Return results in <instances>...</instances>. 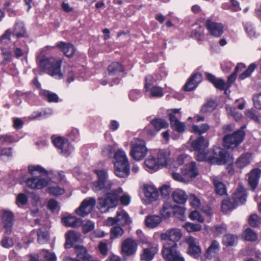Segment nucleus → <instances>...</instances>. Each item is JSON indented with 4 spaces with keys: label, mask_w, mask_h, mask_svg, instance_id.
<instances>
[{
    "label": "nucleus",
    "mask_w": 261,
    "mask_h": 261,
    "mask_svg": "<svg viewBox=\"0 0 261 261\" xmlns=\"http://www.w3.org/2000/svg\"><path fill=\"white\" fill-rule=\"evenodd\" d=\"M213 156L208 155L207 150L196 151V159L198 161H207L211 164L223 165L226 163H231L233 158L224 149L217 147L214 150Z\"/></svg>",
    "instance_id": "f257e3e1"
},
{
    "label": "nucleus",
    "mask_w": 261,
    "mask_h": 261,
    "mask_svg": "<svg viewBox=\"0 0 261 261\" xmlns=\"http://www.w3.org/2000/svg\"><path fill=\"white\" fill-rule=\"evenodd\" d=\"M28 171L32 177L28 178L26 181V185L32 189L40 190L47 186L49 183L47 178L42 177L47 175V171L40 165H30Z\"/></svg>",
    "instance_id": "f03ea898"
},
{
    "label": "nucleus",
    "mask_w": 261,
    "mask_h": 261,
    "mask_svg": "<svg viewBox=\"0 0 261 261\" xmlns=\"http://www.w3.org/2000/svg\"><path fill=\"white\" fill-rule=\"evenodd\" d=\"M123 193L121 188L112 191L98 199V208L101 213H106L111 208L116 206L119 194Z\"/></svg>",
    "instance_id": "7ed1b4c3"
},
{
    "label": "nucleus",
    "mask_w": 261,
    "mask_h": 261,
    "mask_svg": "<svg viewBox=\"0 0 261 261\" xmlns=\"http://www.w3.org/2000/svg\"><path fill=\"white\" fill-rule=\"evenodd\" d=\"M62 61L54 58H44L39 63L40 68L52 76L61 79L63 75L61 72Z\"/></svg>",
    "instance_id": "20e7f679"
},
{
    "label": "nucleus",
    "mask_w": 261,
    "mask_h": 261,
    "mask_svg": "<svg viewBox=\"0 0 261 261\" xmlns=\"http://www.w3.org/2000/svg\"><path fill=\"white\" fill-rule=\"evenodd\" d=\"M246 201V192L245 189L240 187L237 189L233 196V200L225 199L222 201V210L224 212L236 208V206L243 204Z\"/></svg>",
    "instance_id": "39448f33"
},
{
    "label": "nucleus",
    "mask_w": 261,
    "mask_h": 261,
    "mask_svg": "<svg viewBox=\"0 0 261 261\" xmlns=\"http://www.w3.org/2000/svg\"><path fill=\"white\" fill-rule=\"evenodd\" d=\"M244 136L245 132L242 128L226 134L223 138V145L227 149L234 150L243 142Z\"/></svg>",
    "instance_id": "423d86ee"
},
{
    "label": "nucleus",
    "mask_w": 261,
    "mask_h": 261,
    "mask_svg": "<svg viewBox=\"0 0 261 261\" xmlns=\"http://www.w3.org/2000/svg\"><path fill=\"white\" fill-rule=\"evenodd\" d=\"M130 156L136 161L142 160L146 155L147 148L143 140L134 139L131 142Z\"/></svg>",
    "instance_id": "0eeeda50"
},
{
    "label": "nucleus",
    "mask_w": 261,
    "mask_h": 261,
    "mask_svg": "<svg viewBox=\"0 0 261 261\" xmlns=\"http://www.w3.org/2000/svg\"><path fill=\"white\" fill-rule=\"evenodd\" d=\"M98 180L93 182L92 189L94 191H98L101 190H109L112 187V182L108 179V173L106 170H95Z\"/></svg>",
    "instance_id": "6e6552de"
},
{
    "label": "nucleus",
    "mask_w": 261,
    "mask_h": 261,
    "mask_svg": "<svg viewBox=\"0 0 261 261\" xmlns=\"http://www.w3.org/2000/svg\"><path fill=\"white\" fill-rule=\"evenodd\" d=\"M162 253L165 259L168 261H184V258L177 250V245L165 244L164 246Z\"/></svg>",
    "instance_id": "1a4fd4ad"
},
{
    "label": "nucleus",
    "mask_w": 261,
    "mask_h": 261,
    "mask_svg": "<svg viewBox=\"0 0 261 261\" xmlns=\"http://www.w3.org/2000/svg\"><path fill=\"white\" fill-rule=\"evenodd\" d=\"M185 242L188 245V254L195 258H198L201 254L198 240L192 236H189L185 238Z\"/></svg>",
    "instance_id": "9d476101"
},
{
    "label": "nucleus",
    "mask_w": 261,
    "mask_h": 261,
    "mask_svg": "<svg viewBox=\"0 0 261 261\" xmlns=\"http://www.w3.org/2000/svg\"><path fill=\"white\" fill-rule=\"evenodd\" d=\"M53 142L55 146L60 150V153L65 156H69L73 149L70 143L61 137L54 138Z\"/></svg>",
    "instance_id": "9b49d317"
},
{
    "label": "nucleus",
    "mask_w": 261,
    "mask_h": 261,
    "mask_svg": "<svg viewBox=\"0 0 261 261\" xmlns=\"http://www.w3.org/2000/svg\"><path fill=\"white\" fill-rule=\"evenodd\" d=\"M138 248V244L135 240L128 238L124 240L121 244V252L123 255L127 256L134 255Z\"/></svg>",
    "instance_id": "f8f14e48"
},
{
    "label": "nucleus",
    "mask_w": 261,
    "mask_h": 261,
    "mask_svg": "<svg viewBox=\"0 0 261 261\" xmlns=\"http://www.w3.org/2000/svg\"><path fill=\"white\" fill-rule=\"evenodd\" d=\"M95 204L96 200L94 198L85 199L75 210V212L79 216L84 217L91 213Z\"/></svg>",
    "instance_id": "ddd939ff"
},
{
    "label": "nucleus",
    "mask_w": 261,
    "mask_h": 261,
    "mask_svg": "<svg viewBox=\"0 0 261 261\" xmlns=\"http://www.w3.org/2000/svg\"><path fill=\"white\" fill-rule=\"evenodd\" d=\"M158 251V248L156 244L151 243L145 244L143 248L142 253L141 254V260L145 261L151 260Z\"/></svg>",
    "instance_id": "4468645a"
},
{
    "label": "nucleus",
    "mask_w": 261,
    "mask_h": 261,
    "mask_svg": "<svg viewBox=\"0 0 261 261\" xmlns=\"http://www.w3.org/2000/svg\"><path fill=\"white\" fill-rule=\"evenodd\" d=\"M182 233L178 228H170L165 232L161 234V239L163 240H169L173 243H176L181 238Z\"/></svg>",
    "instance_id": "2eb2a0df"
},
{
    "label": "nucleus",
    "mask_w": 261,
    "mask_h": 261,
    "mask_svg": "<svg viewBox=\"0 0 261 261\" xmlns=\"http://www.w3.org/2000/svg\"><path fill=\"white\" fill-rule=\"evenodd\" d=\"M206 27L210 33L215 37H220L223 33V25L221 23H218L207 20Z\"/></svg>",
    "instance_id": "dca6fc26"
},
{
    "label": "nucleus",
    "mask_w": 261,
    "mask_h": 261,
    "mask_svg": "<svg viewBox=\"0 0 261 261\" xmlns=\"http://www.w3.org/2000/svg\"><path fill=\"white\" fill-rule=\"evenodd\" d=\"M2 220L5 232L10 233L12 232L13 225L14 216L11 212L4 211L3 212Z\"/></svg>",
    "instance_id": "f3484780"
},
{
    "label": "nucleus",
    "mask_w": 261,
    "mask_h": 261,
    "mask_svg": "<svg viewBox=\"0 0 261 261\" xmlns=\"http://www.w3.org/2000/svg\"><path fill=\"white\" fill-rule=\"evenodd\" d=\"M65 247L70 248L74 243L81 241V234L74 230H70L65 234Z\"/></svg>",
    "instance_id": "a211bd4d"
},
{
    "label": "nucleus",
    "mask_w": 261,
    "mask_h": 261,
    "mask_svg": "<svg viewBox=\"0 0 261 261\" xmlns=\"http://www.w3.org/2000/svg\"><path fill=\"white\" fill-rule=\"evenodd\" d=\"M129 171L130 167L129 164L115 163V164H114V172L117 177L126 178L128 176Z\"/></svg>",
    "instance_id": "6ab92c4d"
},
{
    "label": "nucleus",
    "mask_w": 261,
    "mask_h": 261,
    "mask_svg": "<svg viewBox=\"0 0 261 261\" xmlns=\"http://www.w3.org/2000/svg\"><path fill=\"white\" fill-rule=\"evenodd\" d=\"M144 195L148 202L154 201L157 200L159 194L156 189L153 186L145 185L143 188Z\"/></svg>",
    "instance_id": "aec40b11"
},
{
    "label": "nucleus",
    "mask_w": 261,
    "mask_h": 261,
    "mask_svg": "<svg viewBox=\"0 0 261 261\" xmlns=\"http://www.w3.org/2000/svg\"><path fill=\"white\" fill-rule=\"evenodd\" d=\"M202 81V76L199 73H195L191 76L185 85V90L187 91L193 90Z\"/></svg>",
    "instance_id": "412c9836"
},
{
    "label": "nucleus",
    "mask_w": 261,
    "mask_h": 261,
    "mask_svg": "<svg viewBox=\"0 0 261 261\" xmlns=\"http://www.w3.org/2000/svg\"><path fill=\"white\" fill-rule=\"evenodd\" d=\"M182 174L188 177L194 178L197 176L198 172L196 163L192 162L187 164L181 170Z\"/></svg>",
    "instance_id": "4be33fe9"
},
{
    "label": "nucleus",
    "mask_w": 261,
    "mask_h": 261,
    "mask_svg": "<svg viewBox=\"0 0 261 261\" xmlns=\"http://www.w3.org/2000/svg\"><path fill=\"white\" fill-rule=\"evenodd\" d=\"M260 174V170L256 168L252 170L248 174V182L253 190L256 188L258 184Z\"/></svg>",
    "instance_id": "5701e85b"
},
{
    "label": "nucleus",
    "mask_w": 261,
    "mask_h": 261,
    "mask_svg": "<svg viewBox=\"0 0 261 261\" xmlns=\"http://www.w3.org/2000/svg\"><path fill=\"white\" fill-rule=\"evenodd\" d=\"M170 152L167 150H161L157 154L156 158L160 168L166 167L169 161Z\"/></svg>",
    "instance_id": "b1692460"
},
{
    "label": "nucleus",
    "mask_w": 261,
    "mask_h": 261,
    "mask_svg": "<svg viewBox=\"0 0 261 261\" xmlns=\"http://www.w3.org/2000/svg\"><path fill=\"white\" fill-rule=\"evenodd\" d=\"M220 246L219 243L216 240H214L211 242L210 246L207 248L205 256L207 258L212 259L218 255Z\"/></svg>",
    "instance_id": "393cba45"
},
{
    "label": "nucleus",
    "mask_w": 261,
    "mask_h": 261,
    "mask_svg": "<svg viewBox=\"0 0 261 261\" xmlns=\"http://www.w3.org/2000/svg\"><path fill=\"white\" fill-rule=\"evenodd\" d=\"M169 117L171 126L172 128L178 133H182L185 130L186 126L185 124L180 122L176 116L172 114H169Z\"/></svg>",
    "instance_id": "a878e982"
},
{
    "label": "nucleus",
    "mask_w": 261,
    "mask_h": 261,
    "mask_svg": "<svg viewBox=\"0 0 261 261\" xmlns=\"http://www.w3.org/2000/svg\"><path fill=\"white\" fill-rule=\"evenodd\" d=\"M57 46L61 49L64 55L69 58L73 56L75 51L73 45L69 43L61 42Z\"/></svg>",
    "instance_id": "bb28decb"
},
{
    "label": "nucleus",
    "mask_w": 261,
    "mask_h": 261,
    "mask_svg": "<svg viewBox=\"0 0 261 261\" xmlns=\"http://www.w3.org/2000/svg\"><path fill=\"white\" fill-rule=\"evenodd\" d=\"M172 197L174 201L178 204H184L188 199V196L186 192L179 189L173 191Z\"/></svg>",
    "instance_id": "cd10ccee"
},
{
    "label": "nucleus",
    "mask_w": 261,
    "mask_h": 261,
    "mask_svg": "<svg viewBox=\"0 0 261 261\" xmlns=\"http://www.w3.org/2000/svg\"><path fill=\"white\" fill-rule=\"evenodd\" d=\"M175 207L176 206L173 205L171 202L166 201L160 210V214L165 218H169L173 214Z\"/></svg>",
    "instance_id": "c85d7f7f"
},
{
    "label": "nucleus",
    "mask_w": 261,
    "mask_h": 261,
    "mask_svg": "<svg viewBox=\"0 0 261 261\" xmlns=\"http://www.w3.org/2000/svg\"><path fill=\"white\" fill-rule=\"evenodd\" d=\"M144 165L146 170L150 172L156 171L160 168L156 158L152 155H149L145 160Z\"/></svg>",
    "instance_id": "c756f323"
},
{
    "label": "nucleus",
    "mask_w": 261,
    "mask_h": 261,
    "mask_svg": "<svg viewBox=\"0 0 261 261\" xmlns=\"http://www.w3.org/2000/svg\"><path fill=\"white\" fill-rule=\"evenodd\" d=\"M62 223L67 227H76L80 226L82 223L81 220L75 217L67 216L62 219Z\"/></svg>",
    "instance_id": "7c9ffc66"
},
{
    "label": "nucleus",
    "mask_w": 261,
    "mask_h": 261,
    "mask_svg": "<svg viewBox=\"0 0 261 261\" xmlns=\"http://www.w3.org/2000/svg\"><path fill=\"white\" fill-rule=\"evenodd\" d=\"M191 145L196 151L203 150L206 149V148L208 145V143L204 137H200L193 141L191 143Z\"/></svg>",
    "instance_id": "2f4dec72"
},
{
    "label": "nucleus",
    "mask_w": 261,
    "mask_h": 261,
    "mask_svg": "<svg viewBox=\"0 0 261 261\" xmlns=\"http://www.w3.org/2000/svg\"><path fill=\"white\" fill-rule=\"evenodd\" d=\"M162 221V218L158 215H149L145 219L146 225L151 228L157 227Z\"/></svg>",
    "instance_id": "473e14b6"
},
{
    "label": "nucleus",
    "mask_w": 261,
    "mask_h": 261,
    "mask_svg": "<svg viewBox=\"0 0 261 261\" xmlns=\"http://www.w3.org/2000/svg\"><path fill=\"white\" fill-rule=\"evenodd\" d=\"M251 160L250 154L248 153L242 154L236 161V165L239 168H243L248 165Z\"/></svg>",
    "instance_id": "72a5a7b5"
},
{
    "label": "nucleus",
    "mask_w": 261,
    "mask_h": 261,
    "mask_svg": "<svg viewBox=\"0 0 261 261\" xmlns=\"http://www.w3.org/2000/svg\"><path fill=\"white\" fill-rule=\"evenodd\" d=\"M211 178L214 184L216 192L220 195L225 194L226 190L224 184L217 176H213Z\"/></svg>",
    "instance_id": "f704fd0d"
},
{
    "label": "nucleus",
    "mask_w": 261,
    "mask_h": 261,
    "mask_svg": "<svg viewBox=\"0 0 261 261\" xmlns=\"http://www.w3.org/2000/svg\"><path fill=\"white\" fill-rule=\"evenodd\" d=\"M113 162V164L115 163L129 164L126 155L122 149H118L115 152Z\"/></svg>",
    "instance_id": "c9c22d12"
},
{
    "label": "nucleus",
    "mask_w": 261,
    "mask_h": 261,
    "mask_svg": "<svg viewBox=\"0 0 261 261\" xmlns=\"http://www.w3.org/2000/svg\"><path fill=\"white\" fill-rule=\"evenodd\" d=\"M116 218L118 223L120 225H123L129 224L131 222V220L128 215L124 211L117 212Z\"/></svg>",
    "instance_id": "e433bc0d"
},
{
    "label": "nucleus",
    "mask_w": 261,
    "mask_h": 261,
    "mask_svg": "<svg viewBox=\"0 0 261 261\" xmlns=\"http://www.w3.org/2000/svg\"><path fill=\"white\" fill-rule=\"evenodd\" d=\"M246 67L244 64L240 63L238 64L237 66L234 69V72L228 77V80L226 83L227 87L230 86L232 83L236 80L237 77V74L239 71L245 69Z\"/></svg>",
    "instance_id": "4c0bfd02"
},
{
    "label": "nucleus",
    "mask_w": 261,
    "mask_h": 261,
    "mask_svg": "<svg viewBox=\"0 0 261 261\" xmlns=\"http://www.w3.org/2000/svg\"><path fill=\"white\" fill-rule=\"evenodd\" d=\"M123 67L118 62H114L111 64L108 67V73L110 75H115L123 71Z\"/></svg>",
    "instance_id": "58836bf2"
},
{
    "label": "nucleus",
    "mask_w": 261,
    "mask_h": 261,
    "mask_svg": "<svg viewBox=\"0 0 261 261\" xmlns=\"http://www.w3.org/2000/svg\"><path fill=\"white\" fill-rule=\"evenodd\" d=\"M150 123L154 127V128L159 131L162 128H165L168 127V123L163 119H155L152 120Z\"/></svg>",
    "instance_id": "ea45409f"
},
{
    "label": "nucleus",
    "mask_w": 261,
    "mask_h": 261,
    "mask_svg": "<svg viewBox=\"0 0 261 261\" xmlns=\"http://www.w3.org/2000/svg\"><path fill=\"white\" fill-rule=\"evenodd\" d=\"M25 29L22 22H18L16 24L13 31V34L17 38L22 37L25 34Z\"/></svg>",
    "instance_id": "a19ab883"
},
{
    "label": "nucleus",
    "mask_w": 261,
    "mask_h": 261,
    "mask_svg": "<svg viewBox=\"0 0 261 261\" xmlns=\"http://www.w3.org/2000/svg\"><path fill=\"white\" fill-rule=\"evenodd\" d=\"M237 240V236L231 234H227L223 237V243L227 246L233 245Z\"/></svg>",
    "instance_id": "79ce46f5"
},
{
    "label": "nucleus",
    "mask_w": 261,
    "mask_h": 261,
    "mask_svg": "<svg viewBox=\"0 0 261 261\" xmlns=\"http://www.w3.org/2000/svg\"><path fill=\"white\" fill-rule=\"evenodd\" d=\"M193 27H194L195 28L193 29L192 32V36L197 40H202L203 36V28L198 24H195Z\"/></svg>",
    "instance_id": "37998d69"
},
{
    "label": "nucleus",
    "mask_w": 261,
    "mask_h": 261,
    "mask_svg": "<svg viewBox=\"0 0 261 261\" xmlns=\"http://www.w3.org/2000/svg\"><path fill=\"white\" fill-rule=\"evenodd\" d=\"M243 237L245 240L255 241L257 239V235L252 229L248 228L244 232Z\"/></svg>",
    "instance_id": "c03bdc74"
},
{
    "label": "nucleus",
    "mask_w": 261,
    "mask_h": 261,
    "mask_svg": "<svg viewBox=\"0 0 261 261\" xmlns=\"http://www.w3.org/2000/svg\"><path fill=\"white\" fill-rule=\"evenodd\" d=\"M210 127V125L207 123H203L200 125H194L192 126V131L201 135L206 132Z\"/></svg>",
    "instance_id": "a18cd8bd"
},
{
    "label": "nucleus",
    "mask_w": 261,
    "mask_h": 261,
    "mask_svg": "<svg viewBox=\"0 0 261 261\" xmlns=\"http://www.w3.org/2000/svg\"><path fill=\"white\" fill-rule=\"evenodd\" d=\"M37 241L39 244H43L48 242L49 238L46 231L39 229L37 231Z\"/></svg>",
    "instance_id": "49530a36"
},
{
    "label": "nucleus",
    "mask_w": 261,
    "mask_h": 261,
    "mask_svg": "<svg viewBox=\"0 0 261 261\" xmlns=\"http://www.w3.org/2000/svg\"><path fill=\"white\" fill-rule=\"evenodd\" d=\"M256 67V65L254 63L251 64L248 67V68L243 72L239 76V79L243 80L249 77L253 71L255 70Z\"/></svg>",
    "instance_id": "de8ad7c7"
},
{
    "label": "nucleus",
    "mask_w": 261,
    "mask_h": 261,
    "mask_svg": "<svg viewBox=\"0 0 261 261\" xmlns=\"http://www.w3.org/2000/svg\"><path fill=\"white\" fill-rule=\"evenodd\" d=\"M124 233L123 229L119 226L114 227L111 230V239H115L121 237Z\"/></svg>",
    "instance_id": "09e8293b"
},
{
    "label": "nucleus",
    "mask_w": 261,
    "mask_h": 261,
    "mask_svg": "<svg viewBox=\"0 0 261 261\" xmlns=\"http://www.w3.org/2000/svg\"><path fill=\"white\" fill-rule=\"evenodd\" d=\"M42 94L49 102H57L58 101L59 97L55 93H51L48 91H44L42 92Z\"/></svg>",
    "instance_id": "8fccbe9b"
},
{
    "label": "nucleus",
    "mask_w": 261,
    "mask_h": 261,
    "mask_svg": "<svg viewBox=\"0 0 261 261\" xmlns=\"http://www.w3.org/2000/svg\"><path fill=\"white\" fill-rule=\"evenodd\" d=\"M184 227L188 232L198 231L201 229V225L199 224H194L193 223L187 222Z\"/></svg>",
    "instance_id": "3c124183"
},
{
    "label": "nucleus",
    "mask_w": 261,
    "mask_h": 261,
    "mask_svg": "<svg viewBox=\"0 0 261 261\" xmlns=\"http://www.w3.org/2000/svg\"><path fill=\"white\" fill-rule=\"evenodd\" d=\"M75 253L77 257L83 259L87 254V250L84 246L81 245H76L74 247Z\"/></svg>",
    "instance_id": "603ef678"
},
{
    "label": "nucleus",
    "mask_w": 261,
    "mask_h": 261,
    "mask_svg": "<svg viewBox=\"0 0 261 261\" xmlns=\"http://www.w3.org/2000/svg\"><path fill=\"white\" fill-rule=\"evenodd\" d=\"M1 246L5 248H10L14 245V242L11 238L4 236L1 241Z\"/></svg>",
    "instance_id": "864d4df0"
},
{
    "label": "nucleus",
    "mask_w": 261,
    "mask_h": 261,
    "mask_svg": "<svg viewBox=\"0 0 261 261\" xmlns=\"http://www.w3.org/2000/svg\"><path fill=\"white\" fill-rule=\"evenodd\" d=\"M216 105L214 101H210L204 105L201 108L203 113H209L212 112L215 108Z\"/></svg>",
    "instance_id": "5fc2aeb1"
},
{
    "label": "nucleus",
    "mask_w": 261,
    "mask_h": 261,
    "mask_svg": "<svg viewBox=\"0 0 261 261\" xmlns=\"http://www.w3.org/2000/svg\"><path fill=\"white\" fill-rule=\"evenodd\" d=\"M150 95L152 97H161L163 95L162 88L159 86H153L150 89Z\"/></svg>",
    "instance_id": "6e6d98bb"
},
{
    "label": "nucleus",
    "mask_w": 261,
    "mask_h": 261,
    "mask_svg": "<svg viewBox=\"0 0 261 261\" xmlns=\"http://www.w3.org/2000/svg\"><path fill=\"white\" fill-rule=\"evenodd\" d=\"M41 255L43 256L46 261H55L56 260L55 254L48 252L47 250H43L41 252Z\"/></svg>",
    "instance_id": "4d7b16f0"
},
{
    "label": "nucleus",
    "mask_w": 261,
    "mask_h": 261,
    "mask_svg": "<svg viewBox=\"0 0 261 261\" xmlns=\"http://www.w3.org/2000/svg\"><path fill=\"white\" fill-rule=\"evenodd\" d=\"M48 192L53 195L59 196L64 193V190L58 186L50 187L48 188Z\"/></svg>",
    "instance_id": "13d9d810"
},
{
    "label": "nucleus",
    "mask_w": 261,
    "mask_h": 261,
    "mask_svg": "<svg viewBox=\"0 0 261 261\" xmlns=\"http://www.w3.org/2000/svg\"><path fill=\"white\" fill-rule=\"evenodd\" d=\"M189 201L191 205L195 208H199L200 206V200L194 194H191L189 196Z\"/></svg>",
    "instance_id": "bf43d9fd"
},
{
    "label": "nucleus",
    "mask_w": 261,
    "mask_h": 261,
    "mask_svg": "<svg viewBox=\"0 0 261 261\" xmlns=\"http://www.w3.org/2000/svg\"><path fill=\"white\" fill-rule=\"evenodd\" d=\"M224 7L233 11H238L241 10L238 1H228Z\"/></svg>",
    "instance_id": "052dcab7"
},
{
    "label": "nucleus",
    "mask_w": 261,
    "mask_h": 261,
    "mask_svg": "<svg viewBox=\"0 0 261 261\" xmlns=\"http://www.w3.org/2000/svg\"><path fill=\"white\" fill-rule=\"evenodd\" d=\"M189 217L192 220H196L201 223H203L204 221L203 217L197 211L191 212L189 214Z\"/></svg>",
    "instance_id": "680f3d73"
},
{
    "label": "nucleus",
    "mask_w": 261,
    "mask_h": 261,
    "mask_svg": "<svg viewBox=\"0 0 261 261\" xmlns=\"http://www.w3.org/2000/svg\"><path fill=\"white\" fill-rule=\"evenodd\" d=\"M114 151L113 147L110 145H106L102 149V154L103 156L111 158Z\"/></svg>",
    "instance_id": "e2e57ef3"
},
{
    "label": "nucleus",
    "mask_w": 261,
    "mask_h": 261,
    "mask_svg": "<svg viewBox=\"0 0 261 261\" xmlns=\"http://www.w3.org/2000/svg\"><path fill=\"white\" fill-rule=\"evenodd\" d=\"M16 202L17 204L19 207L27 204L28 203V198L27 196L24 194L20 193L17 197Z\"/></svg>",
    "instance_id": "0e129e2a"
},
{
    "label": "nucleus",
    "mask_w": 261,
    "mask_h": 261,
    "mask_svg": "<svg viewBox=\"0 0 261 261\" xmlns=\"http://www.w3.org/2000/svg\"><path fill=\"white\" fill-rule=\"evenodd\" d=\"M2 55L4 57L2 64H6L7 62H10L12 59V53L9 50L2 48Z\"/></svg>",
    "instance_id": "69168bd1"
},
{
    "label": "nucleus",
    "mask_w": 261,
    "mask_h": 261,
    "mask_svg": "<svg viewBox=\"0 0 261 261\" xmlns=\"http://www.w3.org/2000/svg\"><path fill=\"white\" fill-rule=\"evenodd\" d=\"M94 228V223L91 221H86L83 225V231L84 233H87L93 230Z\"/></svg>",
    "instance_id": "338daca9"
},
{
    "label": "nucleus",
    "mask_w": 261,
    "mask_h": 261,
    "mask_svg": "<svg viewBox=\"0 0 261 261\" xmlns=\"http://www.w3.org/2000/svg\"><path fill=\"white\" fill-rule=\"evenodd\" d=\"M226 111L228 114L233 116L236 121H239L241 119L242 115L240 113L235 112V108L227 106Z\"/></svg>",
    "instance_id": "774afa93"
}]
</instances>
